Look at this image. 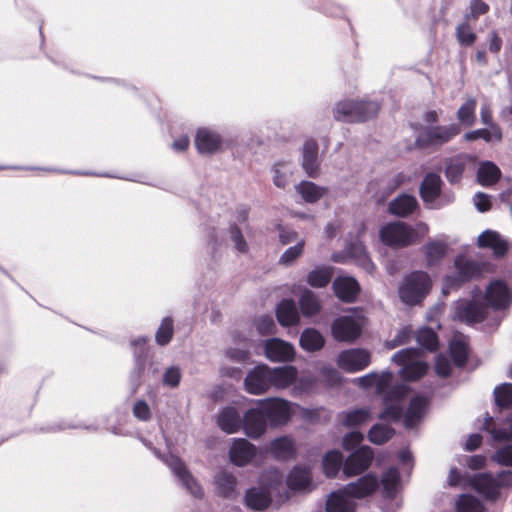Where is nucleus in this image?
<instances>
[{
    "mask_svg": "<svg viewBox=\"0 0 512 512\" xmlns=\"http://www.w3.org/2000/svg\"><path fill=\"white\" fill-rule=\"evenodd\" d=\"M380 105L364 99H347L336 103L333 115L336 121L362 123L377 116Z\"/></svg>",
    "mask_w": 512,
    "mask_h": 512,
    "instance_id": "obj_1",
    "label": "nucleus"
},
{
    "mask_svg": "<svg viewBox=\"0 0 512 512\" xmlns=\"http://www.w3.org/2000/svg\"><path fill=\"white\" fill-rule=\"evenodd\" d=\"M455 273L447 275L444 279L445 286L450 289L460 288L467 282L479 279L484 273L491 272L489 262H478L459 255L454 260Z\"/></svg>",
    "mask_w": 512,
    "mask_h": 512,
    "instance_id": "obj_2",
    "label": "nucleus"
},
{
    "mask_svg": "<svg viewBox=\"0 0 512 512\" xmlns=\"http://www.w3.org/2000/svg\"><path fill=\"white\" fill-rule=\"evenodd\" d=\"M432 289V279L425 271H413L405 276L399 290L400 300L410 306L421 303Z\"/></svg>",
    "mask_w": 512,
    "mask_h": 512,
    "instance_id": "obj_3",
    "label": "nucleus"
},
{
    "mask_svg": "<svg viewBox=\"0 0 512 512\" xmlns=\"http://www.w3.org/2000/svg\"><path fill=\"white\" fill-rule=\"evenodd\" d=\"M381 242L391 248H406L418 241V232L403 221H393L383 225L379 230Z\"/></svg>",
    "mask_w": 512,
    "mask_h": 512,
    "instance_id": "obj_4",
    "label": "nucleus"
},
{
    "mask_svg": "<svg viewBox=\"0 0 512 512\" xmlns=\"http://www.w3.org/2000/svg\"><path fill=\"white\" fill-rule=\"evenodd\" d=\"M460 132L461 127L456 123L445 126H427L422 128L417 135L415 145L420 149L438 148L450 142Z\"/></svg>",
    "mask_w": 512,
    "mask_h": 512,
    "instance_id": "obj_5",
    "label": "nucleus"
},
{
    "mask_svg": "<svg viewBox=\"0 0 512 512\" xmlns=\"http://www.w3.org/2000/svg\"><path fill=\"white\" fill-rule=\"evenodd\" d=\"M270 428L286 425L292 416L291 403L285 399L272 397L258 400Z\"/></svg>",
    "mask_w": 512,
    "mask_h": 512,
    "instance_id": "obj_6",
    "label": "nucleus"
},
{
    "mask_svg": "<svg viewBox=\"0 0 512 512\" xmlns=\"http://www.w3.org/2000/svg\"><path fill=\"white\" fill-rule=\"evenodd\" d=\"M255 404L244 413L241 428L244 434L253 440L261 438L269 427L259 401L257 400Z\"/></svg>",
    "mask_w": 512,
    "mask_h": 512,
    "instance_id": "obj_7",
    "label": "nucleus"
},
{
    "mask_svg": "<svg viewBox=\"0 0 512 512\" xmlns=\"http://www.w3.org/2000/svg\"><path fill=\"white\" fill-rule=\"evenodd\" d=\"M374 452L370 446L363 445L354 450L344 461L343 473L346 477L361 475L372 464Z\"/></svg>",
    "mask_w": 512,
    "mask_h": 512,
    "instance_id": "obj_8",
    "label": "nucleus"
},
{
    "mask_svg": "<svg viewBox=\"0 0 512 512\" xmlns=\"http://www.w3.org/2000/svg\"><path fill=\"white\" fill-rule=\"evenodd\" d=\"M337 366L345 372L355 373L364 370L371 363V354L363 348H351L338 354Z\"/></svg>",
    "mask_w": 512,
    "mask_h": 512,
    "instance_id": "obj_9",
    "label": "nucleus"
},
{
    "mask_svg": "<svg viewBox=\"0 0 512 512\" xmlns=\"http://www.w3.org/2000/svg\"><path fill=\"white\" fill-rule=\"evenodd\" d=\"M362 333L360 324L351 316H340L331 324V335L337 342L353 343Z\"/></svg>",
    "mask_w": 512,
    "mask_h": 512,
    "instance_id": "obj_10",
    "label": "nucleus"
},
{
    "mask_svg": "<svg viewBox=\"0 0 512 512\" xmlns=\"http://www.w3.org/2000/svg\"><path fill=\"white\" fill-rule=\"evenodd\" d=\"M258 448L245 438L233 439L229 448V460L237 467H245L253 462Z\"/></svg>",
    "mask_w": 512,
    "mask_h": 512,
    "instance_id": "obj_11",
    "label": "nucleus"
},
{
    "mask_svg": "<svg viewBox=\"0 0 512 512\" xmlns=\"http://www.w3.org/2000/svg\"><path fill=\"white\" fill-rule=\"evenodd\" d=\"M269 366L259 364L244 379L245 390L252 395H262L271 388Z\"/></svg>",
    "mask_w": 512,
    "mask_h": 512,
    "instance_id": "obj_12",
    "label": "nucleus"
},
{
    "mask_svg": "<svg viewBox=\"0 0 512 512\" xmlns=\"http://www.w3.org/2000/svg\"><path fill=\"white\" fill-rule=\"evenodd\" d=\"M378 488V477L373 473H368L356 481L346 484L342 489L351 499H364L373 495Z\"/></svg>",
    "mask_w": 512,
    "mask_h": 512,
    "instance_id": "obj_13",
    "label": "nucleus"
},
{
    "mask_svg": "<svg viewBox=\"0 0 512 512\" xmlns=\"http://www.w3.org/2000/svg\"><path fill=\"white\" fill-rule=\"evenodd\" d=\"M264 353L271 362H290L295 357L293 345L280 338L266 340Z\"/></svg>",
    "mask_w": 512,
    "mask_h": 512,
    "instance_id": "obj_14",
    "label": "nucleus"
},
{
    "mask_svg": "<svg viewBox=\"0 0 512 512\" xmlns=\"http://www.w3.org/2000/svg\"><path fill=\"white\" fill-rule=\"evenodd\" d=\"M456 317L467 324L481 323L486 319V307L477 301H462L455 310Z\"/></svg>",
    "mask_w": 512,
    "mask_h": 512,
    "instance_id": "obj_15",
    "label": "nucleus"
},
{
    "mask_svg": "<svg viewBox=\"0 0 512 512\" xmlns=\"http://www.w3.org/2000/svg\"><path fill=\"white\" fill-rule=\"evenodd\" d=\"M485 300L494 309L507 307L512 300L507 284L502 280L492 281L486 289Z\"/></svg>",
    "mask_w": 512,
    "mask_h": 512,
    "instance_id": "obj_16",
    "label": "nucleus"
},
{
    "mask_svg": "<svg viewBox=\"0 0 512 512\" xmlns=\"http://www.w3.org/2000/svg\"><path fill=\"white\" fill-rule=\"evenodd\" d=\"M418 209L419 203L416 197L406 193H402L391 200L387 207L389 214L399 218H408Z\"/></svg>",
    "mask_w": 512,
    "mask_h": 512,
    "instance_id": "obj_17",
    "label": "nucleus"
},
{
    "mask_svg": "<svg viewBox=\"0 0 512 512\" xmlns=\"http://www.w3.org/2000/svg\"><path fill=\"white\" fill-rule=\"evenodd\" d=\"M223 140L220 134L207 128H201L195 136V146L200 154H214L221 149Z\"/></svg>",
    "mask_w": 512,
    "mask_h": 512,
    "instance_id": "obj_18",
    "label": "nucleus"
},
{
    "mask_svg": "<svg viewBox=\"0 0 512 512\" xmlns=\"http://www.w3.org/2000/svg\"><path fill=\"white\" fill-rule=\"evenodd\" d=\"M275 315L282 327H293L300 323V314L293 299H282L276 306Z\"/></svg>",
    "mask_w": 512,
    "mask_h": 512,
    "instance_id": "obj_19",
    "label": "nucleus"
},
{
    "mask_svg": "<svg viewBox=\"0 0 512 512\" xmlns=\"http://www.w3.org/2000/svg\"><path fill=\"white\" fill-rule=\"evenodd\" d=\"M473 488L490 501H496L500 497L497 479L490 473H480L471 479Z\"/></svg>",
    "mask_w": 512,
    "mask_h": 512,
    "instance_id": "obj_20",
    "label": "nucleus"
},
{
    "mask_svg": "<svg viewBox=\"0 0 512 512\" xmlns=\"http://www.w3.org/2000/svg\"><path fill=\"white\" fill-rule=\"evenodd\" d=\"M443 181L441 177L434 172L427 173L419 187V195L424 203L435 202L442 193Z\"/></svg>",
    "mask_w": 512,
    "mask_h": 512,
    "instance_id": "obj_21",
    "label": "nucleus"
},
{
    "mask_svg": "<svg viewBox=\"0 0 512 512\" xmlns=\"http://www.w3.org/2000/svg\"><path fill=\"white\" fill-rule=\"evenodd\" d=\"M333 291L342 302L353 303L360 292V286L352 277H338L333 282Z\"/></svg>",
    "mask_w": 512,
    "mask_h": 512,
    "instance_id": "obj_22",
    "label": "nucleus"
},
{
    "mask_svg": "<svg viewBox=\"0 0 512 512\" xmlns=\"http://www.w3.org/2000/svg\"><path fill=\"white\" fill-rule=\"evenodd\" d=\"M319 147L314 139H308L303 145L302 167L306 174L311 178H316L319 174L318 162Z\"/></svg>",
    "mask_w": 512,
    "mask_h": 512,
    "instance_id": "obj_23",
    "label": "nucleus"
},
{
    "mask_svg": "<svg viewBox=\"0 0 512 512\" xmlns=\"http://www.w3.org/2000/svg\"><path fill=\"white\" fill-rule=\"evenodd\" d=\"M477 245L480 248L492 249L496 257H503L508 251L507 242L496 231L486 230L478 237Z\"/></svg>",
    "mask_w": 512,
    "mask_h": 512,
    "instance_id": "obj_24",
    "label": "nucleus"
},
{
    "mask_svg": "<svg viewBox=\"0 0 512 512\" xmlns=\"http://www.w3.org/2000/svg\"><path fill=\"white\" fill-rule=\"evenodd\" d=\"M297 374V369L294 366L269 367V383H271V387L285 389L295 383Z\"/></svg>",
    "mask_w": 512,
    "mask_h": 512,
    "instance_id": "obj_25",
    "label": "nucleus"
},
{
    "mask_svg": "<svg viewBox=\"0 0 512 512\" xmlns=\"http://www.w3.org/2000/svg\"><path fill=\"white\" fill-rule=\"evenodd\" d=\"M271 501V494L266 488H249L244 496L245 505L255 511H263L267 509L270 506Z\"/></svg>",
    "mask_w": 512,
    "mask_h": 512,
    "instance_id": "obj_26",
    "label": "nucleus"
},
{
    "mask_svg": "<svg viewBox=\"0 0 512 512\" xmlns=\"http://www.w3.org/2000/svg\"><path fill=\"white\" fill-rule=\"evenodd\" d=\"M355 510V502L343 492L342 488L333 491L326 500V512H355Z\"/></svg>",
    "mask_w": 512,
    "mask_h": 512,
    "instance_id": "obj_27",
    "label": "nucleus"
},
{
    "mask_svg": "<svg viewBox=\"0 0 512 512\" xmlns=\"http://www.w3.org/2000/svg\"><path fill=\"white\" fill-rule=\"evenodd\" d=\"M217 424L222 431L233 434L242 428V418L234 407L228 406L220 411Z\"/></svg>",
    "mask_w": 512,
    "mask_h": 512,
    "instance_id": "obj_28",
    "label": "nucleus"
},
{
    "mask_svg": "<svg viewBox=\"0 0 512 512\" xmlns=\"http://www.w3.org/2000/svg\"><path fill=\"white\" fill-rule=\"evenodd\" d=\"M427 405L428 401L425 397H413L410 400L408 408L404 414V426L406 428L415 427L418 424V422L422 419Z\"/></svg>",
    "mask_w": 512,
    "mask_h": 512,
    "instance_id": "obj_29",
    "label": "nucleus"
},
{
    "mask_svg": "<svg viewBox=\"0 0 512 512\" xmlns=\"http://www.w3.org/2000/svg\"><path fill=\"white\" fill-rule=\"evenodd\" d=\"M217 494L225 499L234 498L236 494L237 478L228 471H220L214 478Z\"/></svg>",
    "mask_w": 512,
    "mask_h": 512,
    "instance_id": "obj_30",
    "label": "nucleus"
},
{
    "mask_svg": "<svg viewBox=\"0 0 512 512\" xmlns=\"http://www.w3.org/2000/svg\"><path fill=\"white\" fill-rule=\"evenodd\" d=\"M298 304L302 315L308 318L316 316L322 309L319 297L307 288L302 291Z\"/></svg>",
    "mask_w": 512,
    "mask_h": 512,
    "instance_id": "obj_31",
    "label": "nucleus"
},
{
    "mask_svg": "<svg viewBox=\"0 0 512 512\" xmlns=\"http://www.w3.org/2000/svg\"><path fill=\"white\" fill-rule=\"evenodd\" d=\"M500 168L491 161H483L477 170V182L485 187L495 185L501 178Z\"/></svg>",
    "mask_w": 512,
    "mask_h": 512,
    "instance_id": "obj_32",
    "label": "nucleus"
},
{
    "mask_svg": "<svg viewBox=\"0 0 512 512\" xmlns=\"http://www.w3.org/2000/svg\"><path fill=\"white\" fill-rule=\"evenodd\" d=\"M466 158L461 154L447 160L444 173L450 184L460 183L467 166Z\"/></svg>",
    "mask_w": 512,
    "mask_h": 512,
    "instance_id": "obj_33",
    "label": "nucleus"
},
{
    "mask_svg": "<svg viewBox=\"0 0 512 512\" xmlns=\"http://www.w3.org/2000/svg\"><path fill=\"white\" fill-rule=\"evenodd\" d=\"M300 346L307 352H317L325 345V338L315 328H306L300 335Z\"/></svg>",
    "mask_w": 512,
    "mask_h": 512,
    "instance_id": "obj_34",
    "label": "nucleus"
},
{
    "mask_svg": "<svg viewBox=\"0 0 512 512\" xmlns=\"http://www.w3.org/2000/svg\"><path fill=\"white\" fill-rule=\"evenodd\" d=\"M427 267L439 264L448 252V245L444 241H429L424 247Z\"/></svg>",
    "mask_w": 512,
    "mask_h": 512,
    "instance_id": "obj_35",
    "label": "nucleus"
},
{
    "mask_svg": "<svg viewBox=\"0 0 512 512\" xmlns=\"http://www.w3.org/2000/svg\"><path fill=\"white\" fill-rule=\"evenodd\" d=\"M270 452L277 460H289L295 455L294 444L288 437H279L271 442Z\"/></svg>",
    "mask_w": 512,
    "mask_h": 512,
    "instance_id": "obj_36",
    "label": "nucleus"
},
{
    "mask_svg": "<svg viewBox=\"0 0 512 512\" xmlns=\"http://www.w3.org/2000/svg\"><path fill=\"white\" fill-rule=\"evenodd\" d=\"M296 191L305 202L316 203L327 193V188L318 186L311 181H302L296 186Z\"/></svg>",
    "mask_w": 512,
    "mask_h": 512,
    "instance_id": "obj_37",
    "label": "nucleus"
},
{
    "mask_svg": "<svg viewBox=\"0 0 512 512\" xmlns=\"http://www.w3.org/2000/svg\"><path fill=\"white\" fill-rule=\"evenodd\" d=\"M343 454L339 450L328 451L322 460L323 472L328 478H335L344 465Z\"/></svg>",
    "mask_w": 512,
    "mask_h": 512,
    "instance_id": "obj_38",
    "label": "nucleus"
},
{
    "mask_svg": "<svg viewBox=\"0 0 512 512\" xmlns=\"http://www.w3.org/2000/svg\"><path fill=\"white\" fill-rule=\"evenodd\" d=\"M347 252L350 256L355 258L368 273L372 274L376 270L375 264L371 261L366 247L361 241L350 243L347 247Z\"/></svg>",
    "mask_w": 512,
    "mask_h": 512,
    "instance_id": "obj_39",
    "label": "nucleus"
},
{
    "mask_svg": "<svg viewBox=\"0 0 512 512\" xmlns=\"http://www.w3.org/2000/svg\"><path fill=\"white\" fill-rule=\"evenodd\" d=\"M449 355L453 364L458 368L466 366L469 358V346L460 339L452 340L449 344Z\"/></svg>",
    "mask_w": 512,
    "mask_h": 512,
    "instance_id": "obj_40",
    "label": "nucleus"
},
{
    "mask_svg": "<svg viewBox=\"0 0 512 512\" xmlns=\"http://www.w3.org/2000/svg\"><path fill=\"white\" fill-rule=\"evenodd\" d=\"M503 138L502 129L499 125H494L490 129L481 128L473 131H469L464 134L463 139L466 142H472L478 139H483L485 142H501Z\"/></svg>",
    "mask_w": 512,
    "mask_h": 512,
    "instance_id": "obj_41",
    "label": "nucleus"
},
{
    "mask_svg": "<svg viewBox=\"0 0 512 512\" xmlns=\"http://www.w3.org/2000/svg\"><path fill=\"white\" fill-rule=\"evenodd\" d=\"M333 276V268L329 266H321L310 271L306 276V282L313 288L326 287Z\"/></svg>",
    "mask_w": 512,
    "mask_h": 512,
    "instance_id": "obj_42",
    "label": "nucleus"
},
{
    "mask_svg": "<svg viewBox=\"0 0 512 512\" xmlns=\"http://www.w3.org/2000/svg\"><path fill=\"white\" fill-rule=\"evenodd\" d=\"M311 483V474L306 468L296 467L287 477V486L293 491L306 489Z\"/></svg>",
    "mask_w": 512,
    "mask_h": 512,
    "instance_id": "obj_43",
    "label": "nucleus"
},
{
    "mask_svg": "<svg viewBox=\"0 0 512 512\" xmlns=\"http://www.w3.org/2000/svg\"><path fill=\"white\" fill-rule=\"evenodd\" d=\"M395 429L389 425L374 424L367 433L368 440L375 445H383L393 438Z\"/></svg>",
    "mask_w": 512,
    "mask_h": 512,
    "instance_id": "obj_44",
    "label": "nucleus"
},
{
    "mask_svg": "<svg viewBox=\"0 0 512 512\" xmlns=\"http://www.w3.org/2000/svg\"><path fill=\"white\" fill-rule=\"evenodd\" d=\"M341 416L342 425L353 428L366 423L371 418V411L369 408H359L343 412Z\"/></svg>",
    "mask_w": 512,
    "mask_h": 512,
    "instance_id": "obj_45",
    "label": "nucleus"
},
{
    "mask_svg": "<svg viewBox=\"0 0 512 512\" xmlns=\"http://www.w3.org/2000/svg\"><path fill=\"white\" fill-rule=\"evenodd\" d=\"M477 101L475 98L467 99L457 111V119L460 124L471 127L476 122Z\"/></svg>",
    "mask_w": 512,
    "mask_h": 512,
    "instance_id": "obj_46",
    "label": "nucleus"
},
{
    "mask_svg": "<svg viewBox=\"0 0 512 512\" xmlns=\"http://www.w3.org/2000/svg\"><path fill=\"white\" fill-rule=\"evenodd\" d=\"M399 482L400 474L397 468L391 467L384 472L381 483L385 497L393 498L395 496Z\"/></svg>",
    "mask_w": 512,
    "mask_h": 512,
    "instance_id": "obj_47",
    "label": "nucleus"
},
{
    "mask_svg": "<svg viewBox=\"0 0 512 512\" xmlns=\"http://www.w3.org/2000/svg\"><path fill=\"white\" fill-rule=\"evenodd\" d=\"M471 20H466L457 25L456 27V38L461 46L470 47L472 46L476 40L477 35L473 31L472 26L470 25Z\"/></svg>",
    "mask_w": 512,
    "mask_h": 512,
    "instance_id": "obj_48",
    "label": "nucleus"
},
{
    "mask_svg": "<svg viewBox=\"0 0 512 512\" xmlns=\"http://www.w3.org/2000/svg\"><path fill=\"white\" fill-rule=\"evenodd\" d=\"M456 512H484L482 502L471 494H462L456 502Z\"/></svg>",
    "mask_w": 512,
    "mask_h": 512,
    "instance_id": "obj_49",
    "label": "nucleus"
},
{
    "mask_svg": "<svg viewBox=\"0 0 512 512\" xmlns=\"http://www.w3.org/2000/svg\"><path fill=\"white\" fill-rule=\"evenodd\" d=\"M428 372V364L424 361L415 360L401 369V376L407 381H417Z\"/></svg>",
    "mask_w": 512,
    "mask_h": 512,
    "instance_id": "obj_50",
    "label": "nucleus"
},
{
    "mask_svg": "<svg viewBox=\"0 0 512 512\" xmlns=\"http://www.w3.org/2000/svg\"><path fill=\"white\" fill-rule=\"evenodd\" d=\"M416 340L419 345L430 352L438 349L439 339L437 333L429 327H424L417 332Z\"/></svg>",
    "mask_w": 512,
    "mask_h": 512,
    "instance_id": "obj_51",
    "label": "nucleus"
},
{
    "mask_svg": "<svg viewBox=\"0 0 512 512\" xmlns=\"http://www.w3.org/2000/svg\"><path fill=\"white\" fill-rule=\"evenodd\" d=\"M173 335L174 320L169 316L163 318L155 334L156 343L160 346H166L172 340Z\"/></svg>",
    "mask_w": 512,
    "mask_h": 512,
    "instance_id": "obj_52",
    "label": "nucleus"
},
{
    "mask_svg": "<svg viewBox=\"0 0 512 512\" xmlns=\"http://www.w3.org/2000/svg\"><path fill=\"white\" fill-rule=\"evenodd\" d=\"M495 403L500 409L512 408V384L503 383L494 389Z\"/></svg>",
    "mask_w": 512,
    "mask_h": 512,
    "instance_id": "obj_53",
    "label": "nucleus"
},
{
    "mask_svg": "<svg viewBox=\"0 0 512 512\" xmlns=\"http://www.w3.org/2000/svg\"><path fill=\"white\" fill-rule=\"evenodd\" d=\"M384 409L378 414V419L382 421L399 422L403 416V407L399 403L384 404Z\"/></svg>",
    "mask_w": 512,
    "mask_h": 512,
    "instance_id": "obj_54",
    "label": "nucleus"
},
{
    "mask_svg": "<svg viewBox=\"0 0 512 512\" xmlns=\"http://www.w3.org/2000/svg\"><path fill=\"white\" fill-rule=\"evenodd\" d=\"M420 354L421 352L419 349L406 348L396 352L393 355L392 360L397 365L401 366L402 368H405L406 365L414 362L420 356Z\"/></svg>",
    "mask_w": 512,
    "mask_h": 512,
    "instance_id": "obj_55",
    "label": "nucleus"
},
{
    "mask_svg": "<svg viewBox=\"0 0 512 512\" xmlns=\"http://www.w3.org/2000/svg\"><path fill=\"white\" fill-rule=\"evenodd\" d=\"M408 388L405 385L391 387L383 396V404L399 403L406 397Z\"/></svg>",
    "mask_w": 512,
    "mask_h": 512,
    "instance_id": "obj_56",
    "label": "nucleus"
},
{
    "mask_svg": "<svg viewBox=\"0 0 512 512\" xmlns=\"http://www.w3.org/2000/svg\"><path fill=\"white\" fill-rule=\"evenodd\" d=\"M469 13L465 15L466 20L477 21L480 16L489 12V5L483 0H471Z\"/></svg>",
    "mask_w": 512,
    "mask_h": 512,
    "instance_id": "obj_57",
    "label": "nucleus"
},
{
    "mask_svg": "<svg viewBox=\"0 0 512 512\" xmlns=\"http://www.w3.org/2000/svg\"><path fill=\"white\" fill-rule=\"evenodd\" d=\"M304 241L298 242L295 246L289 247L280 257L279 263L283 265H291L299 258L304 251Z\"/></svg>",
    "mask_w": 512,
    "mask_h": 512,
    "instance_id": "obj_58",
    "label": "nucleus"
},
{
    "mask_svg": "<svg viewBox=\"0 0 512 512\" xmlns=\"http://www.w3.org/2000/svg\"><path fill=\"white\" fill-rule=\"evenodd\" d=\"M393 379V374L390 371L382 372L381 374L375 373V389L378 395H383L389 390L390 384Z\"/></svg>",
    "mask_w": 512,
    "mask_h": 512,
    "instance_id": "obj_59",
    "label": "nucleus"
},
{
    "mask_svg": "<svg viewBox=\"0 0 512 512\" xmlns=\"http://www.w3.org/2000/svg\"><path fill=\"white\" fill-rule=\"evenodd\" d=\"M229 233L235 248L241 253H246L248 251V245L241 229L236 224H232L229 228Z\"/></svg>",
    "mask_w": 512,
    "mask_h": 512,
    "instance_id": "obj_60",
    "label": "nucleus"
},
{
    "mask_svg": "<svg viewBox=\"0 0 512 512\" xmlns=\"http://www.w3.org/2000/svg\"><path fill=\"white\" fill-rule=\"evenodd\" d=\"M363 439L364 436L360 431H351L343 437L342 447L346 451H351L358 447Z\"/></svg>",
    "mask_w": 512,
    "mask_h": 512,
    "instance_id": "obj_61",
    "label": "nucleus"
},
{
    "mask_svg": "<svg viewBox=\"0 0 512 512\" xmlns=\"http://www.w3.org/2000/svg\"><path fill=\"white\" fill-rule=\"evenodd\" d=\"M256 327L259 334L263 336L274 334L276 329L275 322L270 315L260 317L257 321Z\"/></svg>",
    "mask_w": 512,
    "mask_h": 512,
    "instance_id": "obj_62",
    "label": "nucleus"
},
{
    "mask_svg": "<svg viewBox=\"0 0 512 512\" xmlns=\"http://www.w3.org/2000/svg\"><path fill=\"white\" fill-rule=\"evenodd\" d=\"M133 415L140 421H149L152 413L149 405L144 400H138L133 406Z\"/></svg>",
    "mask_w": 512,
    "mask_h": 512,
    "instance_id": "obj_63",
    "label": "nucleus"
},
{
    "mask_svg": "<svg viewBox=\"0 0 512 512\" xmlns=\"http://www.w3.org/2000/svg\"><path fill=\"white\" fill-rule=\"evenodd\" d=\"M494 459L503 466H512V444L505 445L497 450Z\"/></svg>",
    "mask_w": 512,
    "mask_h": 512,
    "instance_id": "obj_64",
    "label": "nucleus"
}]
</instances>
